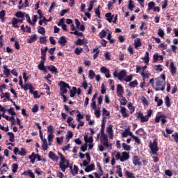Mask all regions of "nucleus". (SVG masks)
<instances>
[{
  "instance_id": "nucleus-20",
  "label": "nucleus",
  "mask_w": 178,
  "mask_h": 178,
  "mask_svg": "<svg viewBox=\"0 0 178 178\" xmlns=\"http://www.w3.org/2000/svg\"><path fill=\"white\" fill-rule=\"evenodd\" d=\"M44 61H40V63L38 65V69L39 70H42L43 72H45V73H47V70L45 69V66H44Z\"/></svg>"
},
{
  "instance_id": "nucleus-19",
  "label": "nucleus",
  "mask_w": 178,
  "mask_h": 178,
  "mask_svg": "<svg viewBox=\"0 0 178 178\" xmlns=\"http://www.w3.org/2000/svg\"><path fill=\"white\" fill-rule=\"evenodd\" d=\"M42 141L43 142V143L42 145V148L43 151H47V149H48V142L47 141V140L45 138Z\"/></svg>"
},
{
  "instance_id": "nucleus-16",
  "label": "nucleus",
  "mask_w": 178,
  "mask_h": 178,
  "mask_svg": "<svg viewBox=\"0 0 178 178\" xmlns=\"http://www.w3.org/2000/svg\"><path fill=\"white\" fill-rule=\"evenodd\" d=\"M154 62H158L159 60H163V57L158 54L153 56Z\"/></svg>"
},
{
  "instance_id": "nucleus-3",
  "label": "nucleus",
  "mask_w": 178,
  "mask_h": 178,
  "mask_svg": "<svg viewBox=\"0 0 178 178\" xmlns=\"http://www.w3.org/2000/svg\"><path fill=\"white\" fill-rule=\"evenodd\" d=\"M130 159V155L127 152H123L122 153L118 152L115 155V159L117 161H120V162H124L125 161H129Z\"/></svg>"
},
{
  "instance_id": "nucleus-29",
  "label": "nucleus",
  "mask_w": 178,
  "mask_h": 178,
  "mask_svg": "<svg viewBox=\"0 0 178 178\" xmlns=\"http://www.w3.org/2000/svg\"><path fill=\"white\" fill-rule=\"evenodd\" d=\"M122 148L125 150V151H131V146L126 144V143H122Z\"/></svg>"
},
{
  "instance_id": "nucleus-52",
  "label": "nucleus",
  "mask_w": 178,
  "mask_h": 178,
  "mask_svg": "<svg viewBox=\"0 0 178 178\" xmlns=\"http://www.w3.org/2000/svg\"><path fill=\"white\" fill-rule=\"evenodd\" d=\"M47 131L49 133V134H54V127L52 125L47 127Z\"/></svg>"
},
{
  "instance_id": "nucleus-39",
  "label": "nucleus",
  "mask_w": 178,
  "mask_h": 178,
  "mask_svg": "<svg viewBox=\"0 0 178 178\" xmlns=\"http://www.w3.org/2000/svg\"><path fill=\"white\" fill-rule=\"evenodd\" d=\"M116 172L118 173V176L120 177H123V175L122 174V168H120V165H118L117 167V171Z\"/></svg>"
},
{
  "instance_id": "nucleus-26",
  "label": "nucleus",
  "mask_w": 178,
  "mask_h": 178,
  "mask_svg": "<svg viewBox=\"0 0 178 178\" xmlns=\"http://www.w3.org/2000/svg\"><path fill=\"white\" fill-rule=\"evenodd\" d=\"M95 116H96L97 118L101 117V108H97L95 109Z\"/></svg>"
},
{
  "instance_id": "nucleus-63",
  "label": "nucleus",
  "mask_w": 178,
  "mask_h": 178,
  "mask_svg": "<svg viewBox=\"0 0 178 178\" xmlns=\"http://www.w3.org/2000/svg\"><path fill=\"white\" fill-rule=\"evenodd\" d=\"M56 176H57V177H58V178H63V177H64L65 175H63V173L62 172L58 171V172H56Z\"/></svg>"
},
{
  "instance_id": "nucleus-11",
  "label": "nucleus",
  "mask_w": 178,
  "mask_h": 178,
  "mask_svg": "<svg viewBox=\"0 0 178 178\" xmlns=\"http://www.w3.org/2000/svg\"><path fill=\"white\" fill-rule=\"evenodd\" d=\"M170 70L172 76H175L176 72H177V70L176 68V66H175V63L173 62L170 63Z\"/></svg>"
},
{
  "instance_id": "nucleus-36",
  "label": "nucleus",
  "mask_w": 178,
  "mask_h": 178,
  "mask_svg": "<svg viewBox=\"0 0 178 178\" xmlns=\"http://www.w3.org/2000/svg\"><path fill=\"white\" fill-rule=\"evenodd\" d=\"M95 77V72H94V70H90L89 71V79H90V80H92Z\"/></svg>"
},
{
  "instance_id": "nucleus-32",
  "label": "nucleus",
  "mask_w": 178,
  "mask_h": 178,
  "mask_svg": "<svg viewBox=\"0 0 178 178\" xmlns=\"http://www.w3.org/2000/svg\"><path fill=\"white\" fill-rule=\"evenodd\" d=\"M135 44V48H138V47H141V41L140 40V38H137L134 41Z\"/></svg>"
},
{
  "instance_id": "nucleus-6",
  "label": "nucleus",
  "mask_w": 178,
  "mask_h": 178,
  "mask_svg": "<svg viewBox=\"0 0 178 178\" xmlns=\"http://www.w3.org/2000/svg\"><path fill=\"white\" fill-rule=\"evenodd\" d=\"M60 95H65V94L67 93V88L70 89V86H69V84L63 81L60 82Z\"/></svg>"
},
{
  "instance_id": "nucleus-62",
  "label": "nucleus",
  "mask_w": 178,
  "mask_h": 178,
  "mask_svg": "<svg viewBox=\"0 0 178 178\" xmlns=\"http://www.w3.org/2000/svg\"><path fill=\"white\" fill-rule=\"evenodd\" d=\"M154 69H155V70H158L159 72H162V70H163L162 65H156L154 67Z\"/></svg>"
},
{
  "instance_id": "nucleus-55",
  "label": "nucleus",
  "mask_w": 178,
  "mask_h": 178,
  "mask_svg": "<svg viewBox=\"0 0 178 178\" xmlns=\"http://www.w3.org/2000/svg\"><path fill=\"white\" fill-rule=\"evenodd\" d=\"M72 137H73V132L69 131L67 132V135L66 138H67V140H68V141H69V140H70V138H72Z\"/></svg>"
},
{
  "instance_id": "nucleus-5",
  "label": "nucleus",
  "mask_w": 178,
  "mask_h": 178,
  "mask_svg": "<svg viewBox=\"0 0 178 178\" xmlns=\"http://www.w3.org/2000/svg\"><path fill=\"white\" fill-rule=\"evenodd\" d=\"M152 152L150 153L151 156H153V155H156L159 151L158 148V142L156 140H154L153 143H150L149 145Z\"/></svg>"
},
{
  "instance_id": "nucleus-50",
  "label": "nucleus",
  "mask_w": 178,
  "mask_h": 178,
  "mask_svg": "<svg viewBox=\"0 0 178 178\" xmlns=\"http://www.w3.org/2000/svg\"><path fill=\"white\" fill-rule=\"evenodd\" d=\"M3 118H4V119H6V120H9L10 122L11 120H15V117H9L5 114H2Z\"/></svg>"
},
{
  "instance_id": "nucleus-28",
  "label": "nucleus",
  "mask_w": 178,
  "mask_h": 178,
  "mask_svg": "<svg viewBox=\"0 0 178 178\" xmlns=\"http://www.w3.org/2000/svg\"><path fill=\"white\" fill-rule=\"evenodd\" d=\"M94 169H95V165H94V164H91L85 169V171L88 172L94 170Z\"/></svg>"
},
{
  "instance_id": "nucleus-8",
  "label": "nucleus",
  "mask_w": 178,
  "mask_h": 178,
  "mask_svg": "<svg viewBox=\"0 0 178 178\" xmlns=\"http://www.w3.org/2000/svg\"><path fill=\"white\" fill-rule=\"evenodd\" d=\"M100 140L104 147H109V144L108 143V137L104 134V131H102Z\"/></svg>"
},
{
  "instance_id": "nucleus-25",
  "label": "nucleus",
  "mask_w": 178,
  "mask_h": 178,
  "mask_svg": "<svg viewBox=\"0 0 178 178\" xmlns=\"http://www.w3.org/2000/svg\"><path fill=\"white\" fill-rule=\"evenodd\" d=\"M105 16L107 18L108 22H109V23H111L112 19H113V17L112 16V13H106Z\"/></svg>"
},
{
  "instance_id": "nucleus-30",
  "label": "nucleus",
  "mask_w": 178,
  "mask_h": 178,
  "mask_svg": "<svg viewBox=\"0 0 178 178\" xmlns=\"http://www.w3.org/2000/svg\"><path fill=\"white\" fill-rule=\"evenodd\" d=\"M7 134L10 137L9 141H10L11 143H13V141H15V134H13V133L12 132H8Z\"/></svg>"
},
{
  "instance_id": "nucleus-33",
  "label": "nucleus",
  "mask_w": 178,
  "mask_h": 178,
  "mask_svg": "<svg viewBox=\"0 0 178 178\" xmlns=\"http://www.w3.org/2000/svg\"><path fill=\"white\" fill-rule=\"evenodd\" d=\"M154 101L156 102H157V106H161V105H162V104H163V101L162 100V99H159L158 97H155Z\"/></svg>"
},
{
  "instance_id": "nucleus-22",
  "label": "nucleus",
  "mask_w": 178,
  "mask_h": 178,
  "mask_svg": "<svg viewBox=\"0 0 178 178\" xmlns=\"http://www.w3.org/2000/svg\"><path fill=\"white\" fill-rule=\"evenodd\" d=\"M38 33H39V34H42V35H45V28H44L42 26H38Z\"/></svg>"
},
{
  "instance_id": "nucleus-24",
  "label": "nucleus",
  "mask_w": 178,
  "mask_h": 178,
  "mask_svg": "<svg viewBox=\"0 0 178 178\" xmlns=\"http://www.w3.org/2000/svg\"><path fill=\"white\" fill-rule=\"evenodd\" d=\"M67 41L66 40V38L65 36H61L60 40H58V44H61L62 45H65Z\"/></svg>"
},
{
  "instance_id": "nucleus-47",
  "label": "nucleus",
  "mask_w": 178,
  "mask_h": 178,
  "mask_svg": "<svg viewBox=\"0 0 178 178\" xmlns=\"http://www.w3.org/2000/svg\"><path fill=\"white\" fill-rule=\"evenodd\" d=\"M44 22H47V18H45V17L44 16L40 17V21H39L40 26H42V23H44Z\"/></svg>"
},
{
  "instance_id": "nucleus-57",
  "label": "nucleus",
  "mask_w": 178,
  "mask_h": 178,
  "mask_svg": "<svg viewBox=\"0 0 178 178\" xmlns=\"http://www.w3.org/2000/svg\"><path fill=\"white\" fill-rule=\"evenodd\" d=\"M8 113H10V115H11L12 116H15V115H16V113L14 112L13 111V108L10 107L8 111Z\"/></svg>"
},
{
  "instance_id": "nucleus-13",
  "label": "nucleus",
  "mask_w": 178,
  "mask_h": 178,
  "mask_svg": "<svg viewBox=\"0 0 178 178\" xmlns=\"http://www.w3.org/2000/svg\"><path fill=\"white\" fill-rule=\"evenodd\" d=\"M49 158H50V159H52V161H54L56 162H57V161L59 159L56 154H55V153H54L53 152H49Z\"/></svg>"
},
{
  "instance_id": "nucleus-34",
  "label": "nucleus",
  "mask_w": 178,
  "mask_h": 178,
  "mask_svg": "<svg viewBox=\"0 0 178 178\" xmlns=\"http://www.w3.org/2000/svg\"><path fill=\"white\" fill-rule=\"evenodd\" d=\"M5 10H2L0 11V19H1V22H5Z\"/></svg>"
},
{
  "instance_id": "nucleus-59",
  "label": "nucleus",
  "mask_w": 178,
  "mask_h": 178,
  "mask_svg": "<svg viewBox=\"0 0 178 178\" xmlns=\"http://www.w3.org/2000/svg\"><path fill=\"white\" fill-rule=\"evenodd\" d=\"M108 69H107L106 67H102L101 68H100V72H101V73H104V74L107 72H108Z\"/></svg>"
},
{
  "instance_id": "nucleus-40",
  "label": "nucleus",
  "mask_w": 178,
  "mask_h": 178,
  "mask_svg": "<svg viewBox=\"0 0 178 178\" xmlns=\"http://www.w3.org/2000/svg\"><path fill=\"white\" fill-rule=\"evenodd\" d=\"M158 35H159V37H161V38H163V37H165V32L163 31V30L159 29L158 30Z\"/></svg>"
},
{
  "instance_id": "nucleus-48",
  "label": "nucleus",
  "mask_w": 178,
  "mask_h": 178,
  "mask_svg": "<svg viewBox=\"0 0 178 178\" xmlns=\"http://www.w3.org/2000/svg\"><path fill=\"white\" fill-rule=\"evenodd\" d=\"M129 128H127V129L124 130V131L122 133V137H127V136H129Z\"/></svg>"
},
{
  "instance_id": "nucleus-7",
  "label": "nucleus",
  "mask_w": 178,
  "mask_h": 178,
  "mask_svg": "<svg viewBox=\"0 0 178 178\" xmlns=\"http://www.w3.org/2000/svg\"><path fill=\"white\" fill-rule=\"evenodd\" d=\"M114 77H118L120 80H123L126 76V70H123L120 73H118L116 71L113 74Z\"/></svg>"
},
{
  "instance_id": "nucleus-60",
  "label": "nucleus",
  "mask_w": 178,
  "mask_h": 178,
  "mask_svg": "<svg viewBox=\"0 0 178 178\" xmlns=\"http://www.w3.org/2000/svg\"><path fill=\"white\" fill-rule=\"evenodd\" d=\"M31 111L33 112V113H35L36 112H38V106L37 104H35L34 106L32 108Z\"/></svg>"
},
{
  "instance_id": "nucleus-51",
  "label": "nucleus",
  "mask_w": 178,
  "mask_h": 178,
  "mask_svg": "<svg viewBox=\"0 0 178 178\" xmlns=\"http://www.w3.org/2000/svg\"><path fill=\"white\" fill-rule=\"evenodd\" d=\"M74 52H75L76 55H80V54L81 52H83V49L76 47L74 50Z\"/></svg>"
},
{
  "instance_id": "nucleus-46",
  "label": "nucleus",
  "mask_w": 178,
  "mask_h": 178,
  "mask_svg": "<svg viewBox=\"0 0 178 178\" xmlns=\"http://www.w3.org/2000/svg\"><path fill=\"white\" fill-rule=\"evenodd\" d=\"M99 35L100 38H105L106 36V31L105 30H102L99 33Z\"/></svg>"
},
{
  "instance_id": "nucleus-4",
  "label": "nucleus",
  "mask_w": 178,
  "mask_h": 178,
  "mask_svg": "<svg viewBox=\"0 0 178 178\" xmlns=\"http://www.w3.org/2000/svg\"><path fill=\"white\" fill-rule=\"evenodd\" d=\"M151 116H152V110H149L147 111V114L145 116L141 113H139L138 114V118L140 120V122L142 123H144V122H148V120H149V118H151Z\"/></svg>"
},
{
  "instance_id": "nucleus-45",
  "label": "nucleus",
  "mask_w": 178,
  "mask_h": 178,
  "mask_svg": "<svg viewBox=\"0 0 178 178\" xmlns=\"http://www.w3.org/2000/svg\"><path fill=\"white\" fill-rule=\"evenodd\" d=\"M134 8V3L132 0L129 1V10H133V8Z\"/></svg>"
},
{
  "instance_id": "nucleus-54",
  "label": "nucleus",
  "mask_w": 178,
  "mask_h": 178,
  "mask_svg": "<svg viewBox=\"0 0 178 178\" xmlns=\"http://www.w3.org/2000/svg\"><path fill=\"white\" fill-rule=\"evenodd\" d=\"M154 6H155V3L154 1H151L148 3V9L147 10H151V9H152V8H154Z\"/></svg>"
},
{
  "instance_id": "nucleus-15",
  "label": "nucleus",
  "mask_w": 178,
  "mask_h": 178,
  "mask_svg": "<svg viewBox=\"0 0 178 178\" xmlns=\"http://www.w3.org/2000/svg\"><path fill=\"white\" fill-rule=\"evenodd\" d=\"M34 41H37V35L33 34L29 38L27 39V42L29 44H33Z\"/></svg>"
},
{
  "instance_id": "nucleus-49",
  "label": "nucleus",
  "mask_w": 178,
  "mask_h": 178,
  "mask_svg": "<svg viewBox=\"0 0 178 178\" xmlns=\"http://www.w3.org/2000/svg\"><path fill=\"white\" fill-rule=\"evenodd\" d=\"M165 101L166 106L169 108V106H170V99L168 97V96L165 97Z\"/></svg>"
},
{
  "instance_id": "nucleus-61",
  "label": "nucleus",
  "mask_w": 178,
  "mask_h": 178,
  "mask_svg": "<svg viewBox=\"0 0 178 178\" xmlns=\"http://www.w3.org/2000/svg\"><path fill=\"white\" fill-rule=\"evenodd\" d=\"M137 84H138V83H137V80H135V81H132V82H131V83H129V86H130V87H132V88H134V87H136V86H137Z\"/></svg>"
},
{
  "instance_id": "nucleus-17",
  "label": "nucleus",
  "mask_w": 178,
  "mask_h": 178,
  "mask_svg": "<svg viewBox=\"0 0 178 178\" xmlns=\"http://www.w3.org/2000/svg\"><path fill=\"white\" fill-rule=\"evenodd\" d=\"M120 112L123 118H127V116H129V114H127V112L126 111V108L120 106Z\"/></svg>"
},
{
  "instance_id": "nucleus-10",
  "label": "nucleus",
  "mask_w": 178,
  "mask_h": 178,
  "mask_svg": "<svg viewBox=\"0 0 178 178\" xmlns=\"http://www.w3.org/2000/svg\"><path fill=\"white\" fill-rule=\"evenodd\" d=\"M155 122L156 123H159L160 122H161V123L163 124H165V123H166L167 120L165 118V116L163 115H160L159 117H156L155 118Z\"/></svg>"
},
{
  "instance_id": "nucleus-35",
  "label": "nucleus",
  "mask_w": 178,
  "mask_h": 178,
  "mask_svg": "<svg viewBox=\"0 0 178 178\" xmlns=\"http://www.w3.org/2000/svg\"><path fill=\"white\" fill-rule=\"evenodd\" d=\"M45 56H47V53L42 49H41V59L42 61L45 62Z\"/></svg>"
},
{
  "instance_id": "nucleus-37",
  "label": "nucleus",
  "mask_w": 178,
  "mask_h": 178,
  "mask_svg": "<svg viewBox=\"0 0 178 178\" xmlns=\"http://www.w3.org/2000/svg\"><path fill=\"white\" fill-rule=\"evenodd\" d=\"M120 97V102L121 105H126V104H127V100L126 99V98L123 97V95Z\"/></svg>"
},
{
  "instance_id": "nucleus-38",
  "label": "nucleus",
  "mask_w": 178,
  "mask_h": 178,
  "mask_svg": "<svg viewBox=\"0 0 178 178\" xmlns=\"http://www.w3.org/2000/svg\"><path fill=\"white\" fill-rule=\"evenodd\" d=\"M72 173L73 175V176H76V175H77V173H79V168H77V166L74 165V168L73 170H72Z\"/></svg>"
},
{
  "instance_id": "nucleus-64",
  "label": "nucleus",
  "mask_w": 178,
  "mask_h": 178,
  "mask_svg": "<svg viewBox=\"0 0 178 178\" xmlns=\"http://www.w3.org/2000/svg\"><path fill=\"white\" fill-rule=\"evenodd\" d=\"M172 137H173L175 143H178V134L177 133L172 134Z\"/></svg>"
},
{
  "instance_id": "nucleus-18",
  "label": "nucleus",
  "mask_w": 178,
  "mask_h": 178,
  "mask_svg": "<svg viewBox=\"0 0 178 178\" xmlns=\"http://www.w3.org/2000/svg\"><path fill=\"white\" fill-rule=\"evenodd\" d=\"M3 69H4L3 74L6 76V77H9V76L10 74V70L8 69L7 65H4Z\"/></svg>"
},
{
  "instance_id": "nucleus-31",
  "label": "nucleus",
  "mask_w": 178,
  "mask_h": 178,
  "mask_svg": "<svg viewBox=\"0 0 178 178\" xmlns=\"http://www.w3.org/2000/svg\"><path fill=\"white\" fill-rule=\"evenodd\" d=\"M84 140L86 141V143H92V141H94V140L92 139V136H90L88 137V136H84Z\"/></svg>"
},
{
  "instance_id": "nucleus-12",
  "label": "nucleus",
  "mask_w": 178,
  "mask_h": 178,
  "mask_svg": "<svg viewBox=\"0 0 178 178\" xmlns=\"http://www.w3.org/2000/svg\"><path fill=\"white\" fill-rule=\"evenodd\" d=\"M117 95L118 97H122L123 95V87H122V85L117 86Z\"/></svg>"
},
{
  "instance_id": "nucleus-44",
  "label": "nucleus",
  "mask_w": 178,
  "mask_h": 178,
  "mask_svg": "<svg viewBox=\"0 0 178 178\" xmlns=\"http://www.w3.org/2000/svg\"><path fill=\"white\" fill-rule=\"evenodd\" d=\"M125 175L126 176H127L128 178H136V177H134V174L129 172V171H125Z\"/></svg>"
},
{
  "instance_id": "nucleus-56",
  "label": "nucleus",
  "mask_w": 178,
  "mask_h": 178,
  "mask_svg": "<svg viewBox=\"0 0 178 178\" xmlns=\"http://www.w3.org/2000/svg\"><path fill=\"white\" fill-rule=\"evenodd\" d=\"M140 74L141 76H143V80H145V79H148V77H149V74L144 72H140Z\"/></svg>"
},
{
  "instance_id": "nucleus-1",
  "label": "nucleus",
  "mask_w": 178,
  "mask_h": 178,
  "mask_svg": "<svg viewBox=\"0 0 178 178\" xmlns=\"http://www.w3.org/2000/svg\"><path fill=\"white\" fill-rule=\"evenodd\" d=\"M165 76H163V79L161 78H156L155 79L153 88H154L156 91H163V90H165Z\"/></svg>"
},
{
  "instance_id": "nucleus-23",
  "label": "nucleus",
  "mask_w": 178,
  "mask_h": 178,
  "mask_svg": "<svg viewBox=\"0 0 178 178\" xmlns=\"http://www.w3.org/2000/svg\"><path fill=\"white\" fill-rule=\"evenodd\" d=\"M145 69H147V65H145L144 67L138 66V67H136V73H141V72H144L145 70Z\"/></svg>"
},
{
  "instance_id": "nucleus-43",
  "label": "nucleus",
  "mask_w": 178,
  "mask_h": 178,
  "mask_svg": "<svg viewBox=\"0 0 178 178\" xmlns=\"http://www.w3.org/2000/svg\"><path fill=\"white\" fill-rule=\"evenodd\" d=\"M12 168H13V173H16L17 172V169L19 168V165L14 163L12 165Z\"/></svg>"
},
{
  "instance_id": "nucleus-2",
  "label": "nucleus",
  "mask_w": 178,
  "mask_h": 178,
  "mask_svg": "<svg viewBox=\"0 0 178 178\" xmlns=\"http://www.w3.org/2000/svg\"><path fill=\"white\" fill-rule=\"evenodd\" d=\"M58 154L61 161V162H60V168L62 172H66V169L69 168V161L66 160L63 154H62L61 153L58 152Z\"/></svg>"
},
{
  "instance_id": "nucleus-42",
  "label": "nucleus",
  "mask_w": 178,
  "mask_h": 178,
  "mask_svg": "<svg viewBox=\"0 0 178 178\" xmlns=\"http://www.w3.org/2000/svg\"><path fill=\"white\" fill-rule=\"evenodd\" d=\"M24 175H27L31 178H35V176H34V173H33V172H31V170H29L28 172H24Z\"/></svg>"
},
{
  "instance_id": "nucleus-14",
  "label": "nucleus",
  "mask_w": 178,
  "mask_h": 178,
  "mask_svg": "<svg viewBox=\"0 0 178 178\" xmlns=\"http://www.w3.org/2000/svg\"><path fill=\"white\" fill-rule=\"evenodd\" d=\"M133 163L135 166H141V162H140V158L138 156H134Z\"/></svg>"
},
{
  "instance_id": "nucleus-27",
  "label": "nucleus",
  "mask_w": 178,
  "mask_h": 178,
  "mask_svg": "<svg viewBox=\"0 0 178 178\" xmlns=\"http://www.w3.org/2000/svg\"><path fill=\"white\" fill-rule=\"evenodd\" d=\"M110 113L108 112L107 110H106L105 108H103V119L102 121L105 122V116H109Z\"/></svg>"
},
{
  "instance_id": "nucleus-41",
  "label": "nucleus",
  "mask_w": 178,
  "mask_h": 178,
  "mask_svg": "<svg viewBox=\"0 0 178 178\" xmlns=\"http://www.w3.org/2000/svg\"><path fill=\"white\" fill-rule=\"evenodd\" d=\"M11 23L13 24V26L15 28L19 27V26H17V18H13V20L11 21Z\"/></svg>"
},
{
  "instance_id": "nucleus-58",
  "label": "nucleus",
  "mask_w": 178,
  "mask_h": 178,
  "mask_svg": "<svg viewBox=\"0 0 178 178\" xmlns=\"http://www.w3.org/2000/svg\"><path fill=\"white\" fill-rule=\"evenodd\" d=\"M31 86H32L31 84H29V83H26L25 86H23L22 88H24L25 91H27V90L30 89V87H31Z\"/></svg>"
},
{
  "instance_id": "nucleus-21",
  "label": "nucleus",
  "mask_w": 178,
  "mask_h": 178,
  "mask_svg": "<svg viewBox=\"0 0 178 178\" xmlns=\"http://www.w3.org/2000/svg\"><path fill=\"white\" fill-rule=\"evenodd\" d=\"M47 69L51 72V73H58V69L54 65L47 67Z\"/></svg>"
},
{
  "instance_id": "nucleus-53",
  "label": "nucleus",
  "mask_w": 178,
  "mask_h": 178,
  "mask_svg": "<svg viewBox=\"0 0 178 178\" xmlns=\"http://www.w3.org/2000/svg\"><path fill=\"white\" fill-rule=\"evenodd\" d=\"M15 16L17 17H20L21 19H23V17H24V13L22 12H17Z\"/></svg>"
},
{
  "instance_id": "nucleus-9",
  "label": "nucleus",
  "mask_w": 178,
  "mask_h": 178,
  "mask_svg": "<svg viewBox=\"0 0 178 178\" xmlns=\"http://www.w3.org/2000/svg\"><path fill=\"white\" fill-rule=\"evenodd\" d=\"M113 126L109 125L106 127V132L108 133L110 138L112 140L113 138Z\"/></svg>"
}]
</instances>
